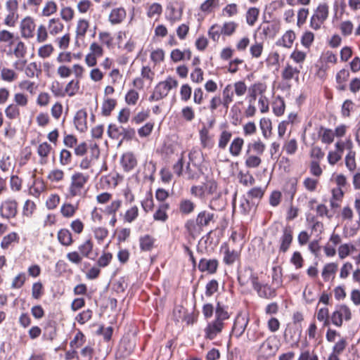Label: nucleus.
I'll list each match as a JSON object with an SVG mask.
<instances>
[{
  "mask_svg": "<svg viewBox=\"0 0 360 360\" xmlns=\"http://www.w3.org/2000/svg\"><path fill=\"white\" fill-rule=\"evenodd\" d=\"M89 176L82 172H75L70 180L68 187L67 198H73L76 196L82 197L85 193L84 187L89 181Z\"/></svg>",
  "mask_w": 360,
  "mask_h": 360,
  "instance_id": "f257e3e1",
  "label": "nucleus"
},
{
  "mask_svg": "<svg viewBox=\"0 0 360 360\" xmlns=\"http://www.w3.org/2000/svg\"><path fill=\"white\" fill-rule=\"evenodd\" d=\"M279 340L276 335L269 336L259 346L258 359L267 360L275 356L279 349Z\"/></svg>",
  "mask_w": 360,
  "mask_h": 360,
  "instance_id": "f03ea898",
  "label": "nucleus"
},
{
  "mask_svg": "<svg viewBox=\"0 0 360 360\" xmlns=\"http://www.w3.org/2000/svg\"><path fill=\"white\" fill-rule=\"evenodd\" d=\"M108 136L113 139H120L119 146L124 141H131L135 137L136 131L134 128L110 124L108 128Z\"/></svg>",
  "mask_w": 360,
  "mask_h": 360,
  "instance_id": "7ed1b4c3",
  "label": "nucleus"
},
{
  "mask_svg": "<svg viewBox=\"0 0 360 360\" xmlns=\"http://www.w3.org/2000/svg\"><path fill=\"white\" fill-rule=\"evenodd\" d=\"M349 321L352 319V312L349 307L345 304H340L336 307V309L330 316V321L337 327H341L343 322Z\"/></svg>",
  "mask_w": 360,
  "mask_h": 360,
  "instance_id": "20e7f679",
  "label": "nucleus"
},
{
  "mask_svg": "<svg viewBox=\"0 0 360 360\" xmlns=\"http://www.w3.org/2000/svg\"><path fill=\"white\" fill-rule=\"evenodd\" d=\"M238 281L240 286L245 287L251 284L252 288L257 285L259 278L254 270L250 266H245L238 271Z\"/></svg>",
  "mask_w": 360,
  "mask_h": 360,
  "instance_id": "39448f33",
  "label": "nucleus"
},
{
  "mask_svg": "<svg viewBox=\"0 0 360 360\" xmlns=\"http://www.w3.org/2000/svg\"><path fill=\"white\" fill-rule=\"evenodd\" d=\"M18 213V203L15 200L8 199L0 205V216L2 219L9 220L15 217Z\"/></svg>",
  "mask_w": 360,
  "mask_h": 360,
  "instance_id": "423d86ee",
  "label": "nucleus"
},
{
  "mask_svg": "<svg viewBox=\"0 0 360 360\" xmlns=\"http://www.w3.org/2000/svg\"><path fill=\"white\" fill-rule=\"evenodd\" d=\"M198 153L197 150H191L189 153V162L187 163L186 169L184 171V175L188 180H195L198 179L201 172L200 169L198 168L195 163L191 164V162H193L194 160L195 155Z\"/></svg>",
  "mask_w": 360,
  "mask_h": 360,
  "instance_id": "0eeeda50",
  "label": "nucleus"
},
{
  "mask_svg": "<svg viewBox=\"0 0 360 360\" xmlns=\"http://www.w3.org/2000/svg\"><path fill=\"white\" fill-rule=\"evenodd\" d=\"M178 86V81L171 77H168L165 81L159 82L155 88L157 94L162 98L166 97L169 91L172 89L176 88Z\"/></svg>",
  "mask_w": 360,
  "mask_h": 360,
  "instance_id": "6e6552de",
  "label": "nucleus"
},
{
  "mask_svg": "<svg viewBox=\"0 0 360 360\" xmlns=\"http://www.w3.org/2000/svg\"><path fill=\"white\" fill-rule=\"evenodd\" d=\"M292 230L290 226L283 229L282 236L279 239V252L285 253L290 248L292 242Z\"/></svg>",
  "mask_w": 360,
  "mask_h": 360,
  "instance_id": "1a4fd4ad",
  "label": "nucleus"
},
{
  "mask_svg": "<svg viewBox=\"0 0 360 360\" xmlns=\"http://www.w3.org/2000/svg\"><path fill=\"white\" fill-rule=\"evenodd\" d=\"M249 318L242 314H238L234 321L232 328V333L236 337L240 338L248 324Z\"/></svg>",
  "mask_w": 360,
  "mask_h": 360,
  "instance_id": "9d476101",
  "label": "nucleus"
},
{
  "mask_svg": "<svg viewBox=\"0 0 360 360\" xmlns=\"http://www.w3.org/2000/svg\"><path fill=\"white\" fill-rule=\"evenodd\" d=\"M35 24L31 17H26L20 22V31L22 37L30 39L34 37Z\"/></svg>",
  "mask_w": 360,
  "mask_h": 360,
  "instance_id": "9b49d317",
  "label": "nucleus"
},
{
  "mask_svg": "<svg viewBox=\"0 0 360 360\" xmlns=\"http://www.w3.org/2000/svg\"><path fill=\"white\" fill-rule=\"evenodd\" d=\"M253 289L257 292L258 296L262 298L270 300L276 296L275 288H271L268 284H262L259 281Z\"/></svg>",
  "mask_w": 360,
  "mask_h": 360,
  "instance_id": "f8f14e48",
  "label": "nucleus"
},
{
  "mask_svg": "<svg viewBox=\"0 0 360 360\" xmlns=\"http://www.w3.org/2000/svg\"><path fill=\"white\" fill-rule=\"evenodd\" d=\"M219 262L216 259H207L202 258L198 264V269L201 272H207L210 274H214L218 268Z\"/></svg>",
  "mask_w": 360,
  "mask_h": 360,
  "instance_id": "ddd939ff",
  "label": "nucleus"
},
{
  "mask_svg": "<svg viewBox=\"0 0 360 360\" xmlns=\"http://www.w3.org/2000/svg\"><path fill=\"white\" fill-rule=\"evenodd\" d=\"M120 162L122 167L127 172L131 171L137 165L136 158L131 152L124 153L122 156Z\"/></svg>",
  "mask_w": 360,
  "mask_h": 360,
  "instance_id": "4468645a",
  "label": "nucleus"
},
{
  "mask_svg": "<svg viewBox=\"0 0 360 360\" xmlns=\"http://www.w3.org/2000/svg\"><path fill=\"white\" fill-rule=\"evenodd\" d=\"M224 326V323L217 322L213 321L208 323L205 329V337L209 340H213L215 337L221 332Z\"/></svg>",
  "mask_w": 360,
  "mask_h": 360,
  "instance_id": "2eb2a0df",
  "label": "nucleus"
},
{
  "mask_svg": "<svg viewBox=\"0 0 360 360\" xmlns=\"http://www.w3.org/2000/svg\"><path fill=\"white\" fill-rule=\"evenodd\" d=\"M86 117L87 113L86 110L83 109L79 110L76 112L74 117V124L78 131L83 132L86 130Z\"/></svg>",
  "mask_w": 360,
  "mask_h": 360,
  "instance_id": "dca6fc26",
  "label": "nucleus"
},
{
  "mask_svg": "<svg viewBox=\"0 0 360 360\" xmlns=\"http://www.w3.org/2000/svg\"><path fill=\"white\" fill-rule=\"evenodd\" d=\"M135 348V343L134 341L124 338L120 342L118 347V352L120 355L123 357L130 355Z\"/></svg>",
  "mask_w": 360,
  "mask_h": 360,
  "instance_id": "f3484780",
  "label": "nucleus"
},
{
  "mask_svg": "<svg viewBox=\"0 0 360 360\" xmlns=\"http://www.w3.org/2000/svg\"><path fill=\"white\" fill-rule=\"evenodd\" d=\"M214 214L206 210L200 212L195 219L196 224L200 229L207 226L214 221Z\"/></svg>",
  "mask_w": 360,
  "mask_h": 360,
  "instance_id": "a211bd4d",
  "label": "nucleus"
},
{
  "mask_svg": "<svg viewBox=\"0 0 360 360\" xmlns=\"http://www.w3.org/2000/svg\"><path fill=\"white\" fill-rule=\"evenodd\" d=\"M94 243L91 239L85 240L79 247L78 250L82 257L94 259L96 257V254L93 252Z\"/></svg>",
  "mask_w": 360,
  "mask_h": 360,
  "instance_id": "6ab92c4d",
  "label": "nucleus"
},
{
  "mask_svg": "<svg viewBox=\"0 0 360 360\" xmlns=\"http://www.w3.org/2000/svg\"><path fill=\"white\" fill-rule=\"evenodd\" d=\"M193 201L188 198H181L179 203V211L181 214L188 215L193 212L195 208Z\"/></svg>",
  "mask_w": 360,
  "mask_h": 360,
  "instance_id": "aec40b11",
  "label": "nucleus"
},
{
  "mask_svg": "<svg viewBox=\"0 0 360 360\" xmlns=\"http://www.w3.org/2000/svg\"><path fill=\"white\" fill-rule=\"evenodd\" d=\"M295 39V34L292 30L287 31L283 37L276 41V45L285 48H291Z\"/></svg>",
  "mask_w": 360,
  "mask_h": 360,
  "instance_id": "412c9836",
  "label": "nucleus"
},
{
  "mask_svg": "<svg viewBox=\"0 0 360 360\" xmlns=\"http://www.w3.org/2000/svg\"><path fill=\"white\" fill-rule=\"evenodd\" d=\"M169 208V205L167 202H162L158 210L153 214V219L155 221H160L162 222H165L168 219V215L167 214V211Z\"/></svg>",
  "mask_w": 360,
  "mask_h": 360,
  "instance_id": "4be33fe9",
  "label": "nucleus"
},
{
  "mask_svg": "<svg viewBox=\"0 0 360 360\" xmlns=\"http://www.w3.org/2000/svg\"><path fill=\"white\" fill-rule=\"evenodd\" d=\"M126 17V11L123 8H117L112 10L109 20L112 25L120 23Z\"/></svg>",
  "mask_w": 360,
  "mask_h": 360,
  "instance_id": "5701e85b",
  "label": "nucleus"
},
{
  "mask_svg": "<svg viewBox=\"0 0 360 360\" xmlns=\"http://www.w3.org/2000/svg\"><path fill=\"white\" fill-rule=\"evenodd\" d=\"M206 195H217L221 194V191L218 189V184L214 179H207L203 184Z\"/></svg>",
  "mask_w": 360,
  "mask_h": 360,
  "instance_id": "b1692460",
  "label": "nucleus"
},
{
  "mask_svg": "<svg viewBox=\"0 0 360 360\" xmlns=\"http://www.w3.org/2000/svg\"><path fill=\"white\" fill-rule=\"evenodd\" d=\"M222 105L227 110L229 107V104L233 101V88L231 84H227L222 92Z\"/></svg>",
  "mask_w": 360,
  "mask_h": 360,
  "instance_id": "393cba45",
  "label": "nucleus"
},
{
  "mask_svg": "<svg viewBox=\"0 0 360 360\" xmlns=\"http://www.w3.org/2000/svg\"><path fill=\"white\" fill-rule=\"evenodd\" d=\"M230 317L229 312L226 309V307L221 305L219 302H217L215 309V319L217 322L224 323V321L229 319Z\"/></svg>",
  "mask_w": 360,
  "mask_h": 360,
  "instance_id": "a878e982",
  "label": "nucleus"
},
{
  "mask_svg": "<svg viewBox=\"0 0 360 360\" xmlns=\"http://www.w3.org/2000/svg\"><path fill=\"white\" fill-rule=\"evenodd\" d=\"M243 144H244V141L242 138H240V137L235 138L232 141V142L230 145V147H229L230 153L234 157L239 156L240 154L242 148L243 146Z\"/></svg>",
  "mask_w": 360,
  "mask_h": 360,
  "instance_id": "bb28decb",
  "label": "nucleus"
},
{
  "mask_svg": "<svg viewBox=\"0 0 360 360\" xmlns=\"http://www.w3.org/2000/svg\"><path fill=\"white\" fill-rule=\"evenodd\" d=\"M57 237L60 244L64 246H70L73 242L71 233L65 229H60Z\"/></svg>",
  "mask_w": 360,
  "mask_h": 360,
  "instance_id": "cd10ccee",
  "label": "nucleus"
},
{
  "mask_svg": "<svg viewBox=\"0 0 360 360\" xmlns=\"http://www.w3.org/2000/svg\"><path fill=\"white\" fill-rule=\"evenodd\" d=\"M63 24L59 18H52L49 20L48 24V30L51 34L56 35L63 30Z\"/></svg>",
  "mask_w": 360,
  "mask_h": 360,
  "instance_id": "c85d7f7f",
  "label": "nucleus"
},
{
  "mask_svg": "<svg viewBox=\"0 0 360 360\" xmlns=\"http://www.w3.org/2000/svg\"><path fill=\"white\" fill-rule=\"evenodd\" d=\"M319 136L322 143L330 144L333 141L335 134L333 130L321 127L319 131Z\"/></svg>",
  "mask_w": 360,
  "mask_h": 360,
  "instance_id": "c756f323",
  "label": "nucleus"
},
{
  "mask_svg": "<svg viewBox=\"0 0 360 360\" xmlns=\"http://www.w3.org/2000/svg\"><path fill=\"white\" fill-rule=\"evenodd\" d=\"M200 139L202 146L205 148H211L214 146V142L209 135V131L205 127L200 131Z\"/></svg>",
  "mask_w": 360,
  "mask_h": 360,
  "instance_id": "7c9ffc66",
  "label": "nucleus"
},
{
  "mask_svg": "<svg viewBox=\"0 0 360 360\" xmlns=\"http://www.w3.org/2000/svg\"><path fill=\"white\" fill-rule=\"evenodd\" d=\"M299 73L300 70L297 68H293L290 64H287L285 68L283 69L281 75L283 79L290 80L293 79L295 77H297Z\"/></svg>",
  "mask_w": 360,
  "mask_h": 360,
  "instance_id": "2f4dec72",
  "label": "nucleus"
},
{
  "mask_svg": "<svg viewBox=\"0 0 360 360\" xmlns=\"http://www.w3.org/2000/svg\"><path fill=\"white\" fill-rule=\"evenodd\" d=\"M78 209V205L64 203L60 208V212L64 217L70 218L73 217Z\"/></svg>",
  "mask_w": 360,
  "mask_h": 360,
  "instance_id": "473e14b6",
  "label": "nucleus"
},
{
  "mask_svg": "<svg viewBox=\"0 0 360 360\" xmlns=\"http://www.w3.org/2000/svg\"><path fill=\"white\" fill-rule=\"evenodd\" d=\"M224 202L221 198V193L217 194L210 200L209 207L212 210H221L224 207Z\"/></svg>",
  "mask_w": 360,
  "mask_h": 360,
  "instance_id": "72a5a7b5",
  "label": "nucleus"
},
{
  "mask_svg": "<svg viewBox=\"0 0 360 360\" xmlns=\"http://www.w3.org/2000/svg\"><path fill=\"white\" fill-rule=\"evenodd\" d=\"M238 179L239 182L245 186H252L255 182V178L249 172H247L246 173L240 172L238 173Z\"/></svg>",
  "mask_w": 360,
  "mask_h": 360,
  "instance_id": "f704fd0d",
  "label": "nucleus"
},
{
  "mask_svg": "<svg viewBox=\"0 0 360 360\" xmlns=\"http://www.w3.org/2000/svg\"><path fill=\"white\" fill-rule=\"evenodd\" d=\"M265 144L263 143L260 140L256 141L253 143H250L248 145V150L246 154H249L250 149L252 148L255 153L257 155H262L265 150Z\"/></svg>",
  "mask_w": 360,
  "mask_h": 360,
  "instance_id": "c9c22d12",
  "label": "nucleus"
},
{
  "mask_svg": "<svg viewBox=\"0 0 360 360\" xmlns=\"http://www.w3.org/2000/svg\"><path fill=\"white\" fill-rule=\"evenodd\" d=\"M318 321L323 322V326H329L330 324L328 309L326 307L321 308L317 313Z\"/></svg>",
  "mask_w": 360,
  "mask_h": 360,
  "instance_id": "e433bc0d",
  "label": "nucleus"
},
{
  "mask_svg": "<svg viewBox=\"0 0 360 360\" xmlns=\"http://www.w3.org/2000/svg\"><path fill=\"white\" fill-rule=\"evenodd\" d=\"M238 257V252L234 250L227 248L224 252L223 261L227 265L233 264Z\"/></svg>",
  "mask_w": 360,
  "mask_h": 360,
  "instance_id": "4c0bfd02",
  "label": "nucleus"
},
{
  "mask_svg": "<svg viewBox=\"0 0 360 360\" xmlns=\"http://www.w3.org/2000/svg\"><path fill=\"white\" fill-rule=\"evenodd\" d=\"M79 89V82L78 80H71L68 83L64 89L65 96L68 94L69 96H75Z\"/></svg>",
  "mask_w": 360,
  "mask_h": 360,
  "instance_id": "58836bf2",
  "label": "nucleus"
},
{
  "mask_svg": "<svg viewBox=\"0 0 360 360\" xmlns=\"http://www.w3.org/2000/svg\"><path fill=\"white\" fill-rule=\"evenodd\" d=\"M162 12V6L159 3H153L149 6L147 11L148 18L158 17Z\"/></svg>",
  "mask_w": 360,
  "mask_h": 360,
  "instance_id": "ea45409f",
  "label": "nucleus"
},
{
  "mask_svg": "<svg viewBox=\"0 0 360 360\" xmlns=\"http://www.w3.org/2000/svg\"><path fill=\"white\" fill-rule=\"evenodd\" d=\"M313 15L326 21L328 17V6L326 4H319Z\"/></svg>",
  "mask_w": 360,
  "mask_h": 360,
  "instance_id": "a19ab883",
  "label": "nucleus"
},
{
  "mask_svg": "<svg viewBox=\"0 0 360 360\" xmlns=\"http://www.w3.org/2000/svg\"><path fill=\"white\" fill-rule=\"evenodd\" d=\"M337 270L338 264L335 263H329L325 265L322 271V276L324 281H328L330 275L335 274Z\"/></svg>",
  "mask_w": 360,
  "mask_h": 360,
  "instance_id": "79ce46f5",
  "label": "nucleus"
},
{
  "mask_svg": "<svg viewBox=\"0 0 360 360\" xmlns=\"http://www.w3.org/2000/svg\"><path fill=\"white\" fill-rule=\"evenodd\" d=\"M154 239L149 235H146L140 238V247L142 250H150L153 246Z\"/></svg>",
  "mask_w": 360,
  "mask_h": 360,
  "instance_id": "37998d69",
  "label": "nucleus"
},
{
  "mask_svg": "<svg viewBox=\"0 0 360 360\" xmlns=\"http://www.w3.org/2000/svg\"><path fill=\"white\" fill-rule=\"evenodd\" d=\"M64 172L60 169H54L49 173L47 178L51 182H59L64 179Z\"/></svg>",
  "mask_w": 360,
  "mask_h": 360,
  "instance_id": "c03bdc74",
  "label": "nucleus"
},
{
  "mask_svg": "<svg viewBox=\"0 0 360 360\" xmlns=\"http://www.w3.org/2000/svg\"><path fill=\"white\" fill-rule=\"evenodd\" d=\"M208 34L214 41H218L221 34H223L221 27L217 24L213 25L210 28Z\"/></svg>",
  "mask_w": 360,
  "mask_h": 360,
  "instance_id": "a18cd8bd",
  "label": "nucleus"
},
{
  "mask_svg": "<svg viewBox=\"0 0 360 360\" xmlns=\"http://www.w3.org/2000/svg\"><path fill=\"white\" fill-rule=\"evenodd\" d=\"M285 102L284 100L278 96L274 103L273 111L277 116H281L284 113Z\"/></svg>",
  "mask_w": 360,
  "mask_h": 360,
  "instance_id": "49530a36",
  "label": "nucleus"
},
{
  "mask_svg": "<svg viewBox=\"0 0 360 360\" xmlns=\"http://www.w3.org/2000/svg\"><path fill=\"white\" fill-rule=\"evenodd\" d=\"M116 101L112 98H108L102 105V114L105 116L110 115L111 111L115 108Z\"/></svg>",
  "mask_w": 360,
  "mask_h": 360,
  "instance_id": "de8ad7c7",
  "label": "nucleus"
},
{
  "mask_svg": "<svg viewBox=\"0 0 360 360\" xmlns=\"http://www.w3.org/2000/svg\"><path fill=\"white\" fill-rule=\"evenodd\" d=\"M18 240V236L16 233L12 232L5 236L1 243V247L3 249H7L14 241Z\"/></svg>",
  "mask_w": 360,
  "mask_h": 360,
  "instance_id": "09e8293b",
  "label": "nucleus"
},
{
  "mask_svg": "<svg viewBox=\"0 0 360 360\" xmlns=\"http://www.w3.org/2000/svg\"><path fill=\"white\" fill-rule=\"evenodd\" d=\"M89 22L86 20H79L77 25L76 33L77 37H84L89 28Z\"/></svg>",
  "mask_w": 360,
  "mask_h": 360,
  "instance_id": "8fccbe9b",
  "label": "nucleus"
},
{
  "mask_svg": "<svg viewBox=\"0 0 360 360\" xmlns=\"http://www.w3.org/2000/svg\"><path fill=\"white\" fill-rule=\"evenodd\" d=\"M122 205L121 200H113L110 205L106 206L104 210V213L108 215H113L120 208Z\"/></svg>",
  "mask_w": 360,
  "mask_h": 360,
  "instance_id": "3c124183",
  "label": "nucleus"
},
{
  "mask_svg": "<svg viewBox=\"0 0 360 360\" xmlns=\"http://www.w3.org/2000/svg\"><path fill=\"white\" fill-rule=\"evenodd\" d=\"M231 136V132L226 130L223 131L219 136L218 143L219 148L221 149H224L226 147L228 143L230 141Z\"/></svg>",
  "mask_w": 360,
  "mask_h": 360,
  "instance_id": "603ef678",
  "label": "nucleus"
},
{
  "mask_svg": "<svg viewBox=\"0 0 360 360\" xmlns=\"http://www.w3.org/2000/svg\"><path fill=\"white\" fill-rule=\"evenodd\" d=\"M237 27L238 24L236 22L233 21L226 22L221 27L223 34L225 36H231L236 32Z\"/></svg>",
  "mask_w": 360,
  "mask_h": 360,
  "instance_id": "864d4df0",
  "label": "nucleus"
},
{
  "mask_svg": "<svg viewBox=\"0 0 360 360\" xmlns=\"http://www.w3.org/2000/svg\"><path fill=\"white\" fill-rule=\"evenodd\" d=\"M139 215V208L137 206H133L130 209L127 210L124 214V219L125 221L131 223L134 221Z\"/></svg>",
  "mask_w": 360,
  "mask_h": 360,
  "instance_id": "5fc2aeb1",
  "label": "nucleus"
},
{
  "mask_svg": "<svg viewBox=\"0 0 360 360\" xmlns=\"http://www.w3.org/2000/svg\"><path fill=\"white\" fill-rule=\"evenodd\" d=\"M259 11L257 8H250L246 15L247 22L250 25H253L257 21Z\"/></svg>",
  "mask_w": 360,
  "mask_h": 360,
  "instance_id": "6e6d98bb",
  "label": "nucleus"
},
{
  "mask_svg": "<svg viewBox=\"0 0 360 360\" xmlns=\"http://www.w3.org/2000/svg\"><path fill=\"white\" fill-rule=\"evenodd\" d=\"M5 113L8 118L13 120L20 115V110L16 105L11 104L6 108Z\"/></svg>",
  "mask_w": 360,
  "mask_h": 360,
  "instance_id": "4d7b16f0",
  "label": "nucleus"
},
{
  "mask_svg": "<svg viewBox=\"0 0 360 360\" xmlns=\"http://www.w3.org/2000/svg\"><path fill=\"white\" fill-rule=\"evenodd\" d=\"M48 27L44 25H40L37 30V41L39 43H42L48 39Z\"/></svg>",
  "mask_w": 360,
  "mask_h": 360,
  "instance_id": "13d9d810",
  "label": "nucleus"
},
{
  "mask_svg": "<svg viewBox=\"0 0 360 360\" xmlns=\"http://www.w3.org/2000/svg\"><path fill=\"white\" fill-rule=\"evenodd\" d=\"M219 6V0H206L200 6V10L203 12L210 13L212 9Z\"/></svg>",
  "mask_w": 360,
  "mask_h": 360,
  "instance_id": "bf43d9fd",
  "label": "nucleus"
},
{
  "mask_svg": "<svg viewBox=\"0 0 360 360\" xmlns=\"http://www.w3.org/2000/svg\"><path fill=\"white\" fill-rule=\"evenodd\" d=\"M219 283L217 280L212 279L208 282L205 287V295L211 297L214 292L218 290Z\"/></svg>",
  "mask_w": 360,
  "mask_h": 360,
  "instance_id": "052dcab7",
  "label": "nucleus"
},
{
  "mask_svg": "<svg viewBox=\"0 0 360 360\" xmlns=\"http://www.w3.org/2000/svg\"><path fill=\"white\" fill-rule=\"evenodd\" d=\"M1 76L3 80L11 82L16 79L17 75L13 70L4 68L1 70Z\"/></svg>",
  "mask_w": 360,
  "mask_h": 360,
  "instance_id": "680f3d73",
  "label": "nucleus"
},
{
  "mask_svg": "<svg viewBox=\"0 0 360 360\" xmlns=\"http://www.w3.org/2000/svg\"><path fill=\"white\" fill-rule=\"evenodd\" d=\"M232 86L233 88V92L238 96H242L245 95L247 91V86L244 82H236L234 83L233 85H232Z\"/></svg>",
  "mask_w": 360,
  "mask_h": 360,
  "instance_id": "e2e57ef3",
  "label": "nucleus"
},
{
  "mask_svg": "<svg viewBox=\"0 0 360 360\" xmlns=\"http://www.w3.org/2000/svg\"><path fill=\"white\" fill-rule=\"evenodd\" d=\"M57 11V5L53 1H49L46 2L45 6L42 10V15L44 16H49L53 13H55Z\"/></svg>",
  "mask_w": 360,
  "mask_h": 360,
  "instance_id": "0e129e2a",
  "label": "nucleus"
},
{
  "mask_svg": "<svg viewBox=\"0 0 360 360\" xmlns=\"http://www.w3.org/2000/svg\"><path fill=\"white\" fill-rule=\"evenodd\" d=\"M51 92L56 96H58V97H64L65 96L64 89L63 88L62 84L58 81L53 82L51 86Z\"/></svg>",
  "mask_w": 360,
  "mask_h": 360,
  "instance_id": "69168bd1",
  "label": "nucleus"
},
{
  "mask_svg": "<svg viewBox=\"0 0 360 360\" xmlns=\"http://www.w3.org/2000/svg\"><path fill=\"white\" fill-rule=\"evenodd\" d=\"M84 343V335L81 331H78L74 339L70 342L72 348H79Z\"/></svg>",
  "mask_w": 360,
  "mask_h": 360,
  "instance_id": "338daca9",
  "label": "nucleus"
},
{
  "mask_svg": "<svg viewBox=\"0 0 360 360\" xmlns=\"http://www.w3.org/2000/svg\"><path fill=\"white\" fill-rule=\"evenodd\" d=\"M262 160L257 155H249L245 160V165L249 168H256L259 166Z\"/></svg>",
  "mask_w": 360,
  "mask_h": 360,
  "instance_id": "774afa93",
  "label": "nucleus"
}]
</instances>
